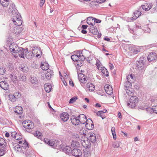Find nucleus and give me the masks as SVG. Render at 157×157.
Returning a JSON list of instances; mask_svg holds the SVG:
<instances>
[{
  "label": "nucleus",
  "instance_id": "obj_1",
  "mask_svg": "<svg viewBox=\"0 0 157 157\" xmlns=\"http://www.w3.org/2000/svg\"><path fill=\"white\" fill-rule=\"evenodd\" d=\"M18 143L19 144H15L13 145L15 151L17 153H22L26 157H34V155L32 154V150L25 140L19 141Z\"/></svg>",
  "mask_w": 157,
  "mask_h": 157
},
{
  "label": "nucleus",
  "instance_id": "obj_2",
  "mask_svg": "<svg viewBox=\"0 0 157 157\" xmlns=\"http://www.w3.org/2000/svg\"><path fill=\"white\" fill-rule=\"evenodd\" d=\"M86 119V117L84 114L79 115L78 117H76L75 115H72L71 118V120L72 124L76 125L79 124V123L84 124L85 121H82V119Z\"/></svg>",
  "mask_w": 157,
  "mask_h": 157
},
{
  "label": "nucleus",
  "instance_id": "obj_3",
  "mask_svg": "<svg viewBox=\"0 0 157 157\" xmlns=\"http://www.w3.org/2000/svg\"><path fill=\"white\" fill-rule=\"evenodd\" d=\"M23 127L25 128V130L28 132H30L31 130L34 128L33 123L29 120H25L22 123Z\"/></svg>",
  "mask_w": 157,
  "mask_h": 157
},
{
  "label": "nucleus",
  "instance_id": "obj_4",
  "mask_svg": "<svg viewBox=\"0 0 157 157\" xmlns=\"http://www.w3.org/2000/svg\"><path fill=\"white\" fill-rule=\"evenodd\" d=\"M138 98L136 96H132L129 99V101L128 102L127 105L132 108H134L139 102Z\"/></svg>",
  "mask_w": 157,
  "mask_h": 157
},
{
  "label": "nucleus",
  "instance_id": "obj_5",
  "mask_svg": "<svg viewBox=\"0 0 157 157\" xmlns=\"http://www.w3.org/2000/svg\"><path fill=\"white\" fill-rule=\"evenodd\" d=\"M14 16L12 21L15 25L18 26L21 25L22 24V20L21 15L18 13Z\"/></svg>",
  "mask_w": 157,
  "mask_h": 157
},
{
  "label": "nucleus",
  "instance_id": "obj_6",
  "mask_svg": "<svg viewBox=\"0 0 157 157\" xmlns=\"http://www.w3.org/2000/svg\"><path fill=\"white\" fill-rule=\"evenodd\" d=\"M8 11L10 14L13 16L18 14V11L16 8L14 4H10Z\"/></svg>",
  "mask_w": 157,
  "mask_h": 157
},
{
  "label": "nucleus",
  "instance_id": "obj_7",
  "mask_svg": "<svg viewBox=\"0 0 157 157\" xmlns=\"http://www.w3.org/2000/svg\"><path fill=\"white\" fill-rule=\"evenodd\" d=\"M85 121V123H86L85 126L86 129L89 130L93 129L94 127V124L92 120L90 118L88 120H84Z\"/></svg>",
  "mask_w": 157,
  "mask_h": 157
},
{
  "label": "nucleus",
  "instance_id": "obj_8",
  "mask_svg": "<svg viewBox=\"0 0 157 157\" xmlns=\"http://www.w3.org/2000/svg\"><path fill=\"white\" fill-rule=\"evenodd\" d=\"M19 95L21 96L20 93L18 92H16L13 94H10L8 96L10 100L12 102H15L17 98V96H19Z\"/></svg>",
  "mask_w": 157,
  "mask_h": 157
},
{
  "label": "nucleus",
  "instance_id": "obj_9",
  "mask_svg": "<svg viewBox=\"0 0 157 157\" xmlns=\"http://www.w3.org/2000/svg\"><path fill=\"white\" fill-rule=\"evenodd\" d=\"M60 147L61 149L67 154L69 155L71 154V150H72V148L69 146H65L64 145H60Z\"/></svg>",
  "mask_w": 157,
  "mask_h": 157
},
{
  "label": "nucleus",
  "instance_id": "obj_10",
  "mask_svg": "<svg viewBox=\"0 0 157 157\" xmlns=\"http://www.w3.org/2000/svg\"><path fill=\"white\" fill-rule=\"evenodd\" d=\"M143 59V58L140 57V59L137 63V67L140 70L144 69L145 67Z\"/></svg>",
  "mask_w": 157,
  "mask_h": 157
},
{
  "label": "nucleus",
  "instance_id": "obj_11",
  "mask_svg": "<svg viewBox=\"0 0 157 157\" xmlns=\"http://www.w3.org/2000/svg\"><path fill=\"white\" fill-rule=\"evenodd\" d=\"M71 154L76 157H79L82 155L81 151L80 149L77 148H74L72 150Z\"/></svg>",
  "mask_w": 157,
  "mask_h": 157
},
{
  "label": "nucleus",
  "instance_id": "obj_12",
  "mask_svg": "<svg viewBox=\"0 0 157 157\" xmlns=\"http://www.w3.org/2000/svg\"><path fill=\"white\" fill-rule=\"evenodd\" d=\"M157 58L156 54L155 53L151 52L150 53L147 57V59L149 61H151L155 60Z\"/></svg>",
  "mask_w": 157,
  "mask_h": 157
},
{
  "label": "nucleus",
  "instance_id": "obj_13",
  "mask_svg": "<svg viewBox=\"0 0 157 157\" xmlns=\"http://www.w3.org/2000/svg\"><path fill=\"white\" fill-rule=\"evenodd\" d=\"M69 117L68 114L66 112L62 113L60 116L61 119L64 122L67 121Z\"/></svg>",
  "mask_w": 157,
  "mask_h": 157
},
{
  "label": "nucleus",
  "instance_id": "obj_14",
  "mask_svg": "<svg viewBox=\"0 0 157 157\" xmlns=\"http://www.w3.org/2000/svg\"><path fill=\"white\" fill-rule=\"evenodd\" d=\"M0 87L3 89L6 90L8 89L9 85L6 82L2 81L0 82Z\"/></svg>",
  "mask_w": 157,
  "mask_h": 157
},
{
  "label": "nucleus",
  "instance_id": "obj_15",
  "mask_svg": "<svg viewBox=\"0 0 157 157\" xmlns=\"http://www.w3.org/2000/svg\"><path fill=\"white\" fill-rule=\"evenodd\" d=\"M25 57L28 59H30L33 57V55L34 54V52H33L28 51V49H25Z\"/></svg>",
  "mask_w": 157,
  "mask_h": 157
},
{
  "label": "nucleus",
  "instance_id": "obj_16",
  "mask_svg": "<svg viewBox=\"0 0 157 157\" xmlns=\"http://www.w3.org/2000/svg\"><path fill=\"white\" fill-rule=\"evenodd\" d=\"M33 51L34 52V53H35V50L36 51V54L37 53H40L38 54H37L36 56L37 57H41V55L42 54V51L41 49L40 48H38L37 47H33L32 49Z\"/></svg>",
  "mask_w": 157,
  "mask_h": 157
},
{
  "label": "nucleus",
  "instance_id": "obj_17",
  "mask_svg": "<svg viewBox=\"0 0 157 157\" xmlns=\"http://www.w3.org/2000/svg\"><path fill=\"white\" fill-rule=\"evenodd\" d=\"M89 29L90 32L93 34L96 35L99 34L97 28L95 27L94 25L90 26Z\"/></svg>",
  "mask_w": 157,
  "mask_h": 157
},
{
  "label": "nucleus",
  "instance_id": "obj_18",
  "mask_svg": "<svg viewBox=\"0 0 157 157\" xmlns=\"http://www.w3.org/2000/svg\"><path fill=\"white\" fill-rule=\"evenodd\" d=\"M141 14V12L139 11H136L134 13V16L130 18L132 20H135Z\"/></svg>",
  "mask_w": 157,
  "mask_h": 157
},
{
  "label": "nucleus",
  "instance_id": "obj_19",
  "mask_svg": "<svg viewBox=\"0 0 157 157\" xmlns=\"http://www.w3.org/2000/svg\"><path fill=\"white\" fill-rule=\"evenodd\" d=\"M87 23L89 25L91 26L94 25H95V21L94 18L92 17H89L87 19Z\"/></svg>",
  "mask_w": 157,
  "mask_h": 157
},
{
  "label": "nucleus",
  "instance_id": "obj_20",
  "mask_svg": "<svg viewBox=\"0 0 157 157\" xmlns=\"http://www.w3.org/2000/svg\"><path fill=\"white\" fill-rule=\"evenodd\" d=\"M25 49H24L22 48H20V49L19 51V52H18L19 56L20 57L24 58V56H25Z\"/></svg>",
  "mask_w": 157,
  "mask_h": 157
},
{
  "label": "nucleus",
  "instance_id": "obj_21",
  "mask_svg": "<svg viewBox=\"0 0 157 157\" xmlns=\"http://www.w3.org/2000/svg\"><path fill=\"white\" fill-rule=\"evenodd\" d=\"M82 144L85 148H90V143L88 140H84L82 142Z\"/></svg>",
  "mask_w": 157,
  "mask_h": 157
},
{
  "label": "nucleus",
  "instance_id": "obj_22",
  "mask_svg": "<svg viewBox=\"0 0 157 157\" xmlns=\"http://www.w3.org/2000/svg\"><path fill=\"white\" fill-rule=\"evenodd\" d=\"M142 9L146 11H148L150 10L152 7V6L151 3H146L144 5H142L141 6Z\"/></svg>",
  "mask_w": 157,
  "mask_h": 157
},
{
  "label": "nucleus",
  "instance_id": "obj_23",
  "mask_svg": "<svg viewBox=\"0 0 157 157\" xmlns=\"http://www.w3.org/2000/svg\"><path fill=\"white\" fill-rule=\"evenodd\" d=\"M88 148H85L84 150V157H90L91 153L90 150Z\"/></svg>",
  "mask_w": 157,
  "mask_h": 157
},
{
  "label": "nucleus",
  "instance_id": "obj_24",
  "mask_svg": "<svg viewBox=\"0 0 157 157\" xmlns=\"http://www.w3.org/2000/svg\"><path fill=\"white\" fill-rule=\"evenodd\" d=\"M87 88L90 91H93L95 89L94 86L92 83L88 82L86 84Z\"/></svg>",
  "mask_w": 157,
  "mask_h": 157
},
{
  "label": "nucleus",
  "instance_id": "obj_25",
  "mask_svg": "<svg viewBox=\"0 0 157 157\" xmlns=\"http://www.w3.org/2000/svg\"><path fill=\"white\" fill-rule=\"evenodd\" d=\"M96 140V136L94 133H92L90 134V137L89 138V140L92 143L94 142Z\"/></svg>",
  "mask_w": 157,
  "mask_h": 157
},
{
  "label": "nucleus",
  "instance_id": "obj_26",
  "mask_svg": "<svg viewBox=\"0 0 157 157\" xmlns=\"http://www.w3.org/2000/svg\"><path fill=\"white\" fill-rule=\"evenodd\" d=\"M19 68H20V70L24 73H27L29 70L27 66L24 64L21 65Z\"/></svg>",
  "mask_w": 157,
  "mask_h": 157
},
{
  "label": "nucleus",
  "instance_id": "obj_27",
  "mask_svg": "<svg viewBox=\"0 0 157 157\" xmlns=\"http://www.w3.org/2000/svg\"><path fill=\"white\" fill-rule=\"evenodd\" d=\"M1 5L3 7H7L9 4V1L8 0H0Z\"/></svg>",
  "mask_w": 157,
  "mask_h": 157
},
{
  "label": "nucleus",
  "instance_id": "obj_28",
  "mask_svg": "<svg viewBox=\"0 0 157 157\" xmlns=\"http://www.w3.org/2000/svg\"><path fill=\"white\" fill-rule=\"evenodd\" d=\"M146 110L147 113H150V114H152L154 113L157 114V112L155 111H156L155 108H153L148 107L146 109Z\"/></svg>",
  "mask_w": 157,
  "mask_h": 157
},
{
  "label": "nucleus",
  "instance_id": "obj_29",
  "mask_svg": "<svg viewBox=\"0 0 157 157\" xmlns=\"http://www.w3.org/2000/svg\"><path fill=\"white\" fill-rule=\"evenodd\" d=\"M44 87L45 90L47 92L49 93L51 91L52 86L50 84L47 83L45 84Z\"/></svg>",
  "mask_w": 157,
  "mask_h": 157
},
{
  "label": "nucleus",
  "instance_id": "obj_30",
  "mask_svg": "<svg viewBox=\"0 0 157 157\" xmlns=\"http://www.w3.org/2000/svg\"><path fill=\"white\" fill-rule=\"evenodd\" d=\"M101 70L103 74L106 77L109 76V72L107 69L105 67H101Z\"/></svg>",
  "mask_w": 157,
  "mask_h": 157
},
{
  "label": "nucleus",
  "instance_id": "obj_31",
  "mask_svg": "<svg viewBox=\"0 0 157 157\" xmlns=\"http://www.w3.org/2000/svg\"><path fill=\"white\" fill-rule=\"evenodd\" d=\"M18 134L16 133L15 132H13L11 133V136L13 138H14L16 140H20V139H21V138L19 137V138H18Z\"/></svg>",
  "mask_w": 157,
  "mask_h": 157
},
{
  "label": "nucleus",
  "instance_id": "obj_32",
  "mask_svg": "<svg viewBox=\"0 0 157 157\" xmlns=\"http://www.w3.org/2000/svg\"><path fill=\"white\" fill-rule=\"evenodd\" d=\"M124 89L126 90V92L127 94L129 96H132L133 93L132 92L133 90L131 89L130 88L125 89Z\"/></svg>",
  "mask_w": 157,
  "mask_h": 157
},
{
  "label": "nucleus",
  "instance_id": "obj_33",
  "mask_svg": "<svg viewBox=\"0 0 157 157\" xmlns=\"http://www.w3.org/2000/svg\"><path fill=\"white\" fill-rule=\"evenodd\" d=\"M30 82L33 84H36L38 83L37 78L35 77H30Z\"/></svg>",
  "mask_w": 157,
  "mask_h": 157
},
{
  "label": "nucleus",
  "instance_id": "obj_34",
  "mask_svg": "<svg viewBox=\"0 0 157 157\" xmlns=\"http://www.w3.org/2000/svg\"><path fill=\"white\" fill-rule=\"evenodd\" d=\"M127 81L131 82H133L134 81L133 77L132 75H129L127 76Z\"/></svg>",
  "mask_w": 157,
  "mask_h": 157
},
{
  "label": "nucleus",
  "instance_id": "obj_35",
  "mask_svg": "<svg viewBox=\"0 0 157 157\" xmlns=\"http://www.w3.org/2000/svg\"><path fill=\"white\" fill-rule=\"evenodd\" d=\"M18 45L15 44L14 43H12L9 46V49L10 51L12 52L13 51V50L15 48L17 47Z\"/></svg>",
  "mask_w": 157,
  "mask_h": 157
},
{
  "label": "nucleus",
  "instance_id": "obj_36",
  "mask_svg": "<svg viewBox=\"0 0 157 157\" xmlns=\"http://www.w3.org/2000/svg\"><path fill=\"white\" fill-rule=\"evenodd\" d=\"M79 54L78 55V57L79 59H81L82 61H84L86 59V56H84L83 53L82 52H80L78 54Z\"/></svg>",
  "mask_w": 157,
  "mask_h": 157
},
{
  "label": "nucleus",
  "instance_id": "obj_37",
  "mask_svg": "<svg viewBox=\"0 0 157 157\" xmlns=\"http://www.w3.org/2000/svg\"><path fill=\"white\" fill-rule=\"evenodd\" d=\"M71 58L72 60L74 61H77L79 59L78 55H73L71 56Z\"/></svg>",
  "mask_w": 157,
  "mask_h": 157
},
{
  "label": "nucleus",
  "instance_id": "obj_38",
  "mask_svg": "<svg viewBox=\"0 0 157 157\" xmlns=\"http://www.w3.org/2000/svg\"><path fill=\"white\" fill-rule=\"evenodd\" d=\"M34 136L39 139H41L42 137L41 133L39 131H36V132L34 133Z\"/></svg>",
  "mask_w": 157,
  "mask_h": 157
},
{
  "label": "nucleus",
  "instance_id": "obj_39",
  "mask_svg": "<svg viewBox=\"0 0 157 157\" xmlns=\"http://www.w3.org/2000/svg\"><path fill=\"white\" fill-rule=\"evenodd\" d=\"M50 143V144H49V145L53 147L54 148L56 147L57 145V141H54L52 140H51Z\"/></svg>",
  "mask_w": 157,
  "mask_h": 157
},
{
  "label": "nucleus",
  "instance_id": "obj_40",
  "mask_svg": "<svg viewBox=\"0 0 157 157\" xmlns=\"http://www.w3.org/2000/svg\"><path fill=\"white\" fill-rule=\"evenodd\" d=\"M111 132L113 135V139L114 140H116L117 138V137L115 132V128L114 127H112V128Z\"/></svg>",
  "mask_w": 157,
  "mask_h": 157
},
{
  "label": "nucleus",
  "instance_id": "obj_41",
  "mask_svg": "<svg viewBox=\"0 0 157 157\" xmlns=\"http://www.w3.org/2000/svg\"><path fill=\"white\" fill-rule=\"evenodd\" d=\"M124 86L125 89L130 88L132 86V82L127 81L125 82Z\"/></svg>",
  "mask_w": 157,
  "mask_h": 157
},
{
  "label": "nucleus",
  "instance_id": "obj_42",
  "mask_svg": "<svg viewBox=\"0 0 157 157\" xmlns=\"http://www.w3.org/2000/svg\"><path fill=\"white\" fill-rule=\"evenodd\" d=\"M78 99L77 97H74L71 98L69 101V103H73L76 101V100Z\"/></svg>",
  "mask_w": 157,
  "mask_h": 157
},
{
  "label": "nucleus",
  "instance_id": "obj_43",
  "mask_svg": "<svg viewBox=\"0 0 157 157\" xmlns=\"http://www.w3.org/2000/svg\"><path fill=\"white\" fill-rule=\"evenodd\" d=\"M21 30V29L20 28H14V32L16 34H19L20 33Z\"/></svg>",
  "mask_w": 157,
  "mask_h": 157
},
{
  "label": "nucleus",
  "instance_id": "obj_44",
  "mask_svg": "<svg viewBox=\"0 0 157 157\" xmlns=\"http://www.w3.org/2000/svg\"><path fill=\"white\" fill-rule=\"evenodd\" d=\"M77 64L78 67H81L83 64V61L81 59H78L77 61Z\"/></svg>",
  "mask_w": 157,
  "mask_h": 157
},
{
  "label": "nucleus",
  "instance_id": "obj_45",
  "mask_svg": "<svg viewBox=\"0 0 157 157\" xmlns=\"http://www.w3.org/2000/svg\"><path fill=\"white\" fill-rule=\"evenodd\" d=\"M6 71V70L4 67H2L0 68V74L1 75H4Z\"/></svg>",
  "mask_w": 157,
  "mask_h": 157
},
{
  "label": "nucleus",
  "instance_id": "obj_46",
  "mask_svg": "<svg viewBox=\"0 0 157 157\" xmlns=\"http://www.w3.org/2000/svg\"><path fill=\"white\" fill-rule=\"evenodd\" d=\"M52 75V74L51 73L48 72L45 74L46 78L48 79H50L51 78V76Z\"/></svg>",
  "mask_w": 157,
  "mask_h": 157
},
{
  "label": "nucleus",
  "instance_id": "obj_47",
  "mask_svg": "<svg viewBox=\"0 0 157 157\" xmlns=\"http://www.w3.org/2000/svg\"><path fill=\"white\" fill-rule=\"evenodd\" d=\"M44 66V65L43 64H42L41 66V68L43 70H47L48 69L49 67V65L47 64V66Z\"/></svg>",
  "mask_w": 157,
  "mask_h": 157
},
{
  "label": "nucleus",
  "instance_id": "obj_48",
  "mask_svg": "<svg viewBox=\"0 0 157 157\" xmlns=\"http://www.w3.org/2000/svg\"><path fill=\"white\" fill-rule=\"evenodd\" d=\"M119 146V142L118 141H116L113 144V146L115 148H118Z\"/></svg>",
  "mask_w": 157,
  "mask_h": 157
},
{
  "label": "nucleus",
  "instance_id": "obj_49",
  "mask_svg": "<svg viewBox=\"0 0 157 157\" xmlns=\"http://www.w3.org/2000/svg\"><path fill=\"white\" fill-rule=\"evenodd\" d=\"M78 145V143L77 142H76L75 143H73L71 145V147L72 149L74 148H76V144Z\"/></svg>",
  "mask_w": 157,
  "mask_h": 157
},
{
  "label": "nucleus",
  "instance_id": "obj_50",
  "mask_svg": "<svg viewBox=\"0 0 157 157\" xmlns=\"http://www.w3.org/2000/svg\"><path fill=\"white\" fill-rule=\"evenodd\" d=\"M18 108H19V112H18L17 111V110H16L15 111V112L16 113H17V114H21L22 113V108L21 107H18Z\"/></svg>",
  "mask_w": 157,
  "mask_h": 157
},
{
  "label": "nucleus",
  "instance_id": "obj_51",
  "mask_svg": "<svg viewBox=\"0 0 157 157\" xmlns=\"http://www.w3.org/2000/svg\"><path fill=\"white\" fill-rule=\"evenodd\" d=\"M87 78L85 76L82 79H80V82L82 83H85L87 81Z\"/></svg>",
  "mask_w": 157,
  "mask_h": 157
},
{
  "label": "nucleus",
  "instance_id": "obj_52",
  "mask_svg": "<svg viewBox=\"0 0 157 157\" xmlns=\"http://www.w3.org/2000/svg\"><path fill=\"white\" fill-rule=\"evenodd\" d=\"M85 75L82 73H79L78 74V79H79V80L80 81V79H82L83 77L85 76Z\"/></svg>",
  "mask_w": 157,
  "mask_h": 157
},
{
  "label": "nucleus",
  "instance_id": "obj_53",
  "mask_svg": "<svg viewBox=\"0 0 157 157\" xmlns=\"http://www.w3.org/2000/svg\"><path fill=\"white\" fill-rule=\"evenodd\" d=\"M20 49V48L18 46L17 47L15 48H14L13 51L12 52H13L14 53H17L18 52H19V51Z\"/></svg>",
  "mask_w": 157,
  "mask_h": 157
},
{
  "label": "nucleus",
  "instance_id": "obj_54",
  "mask_svg": "<svg viewBox=\"0 0 157 157\" xmlns=\"http://www.w3.org/2000/svg\"><path fill=\"white\" fill-rule=\"evenodd\" d=\"M105 90L106 93L108 94H111L113 93L112 90H110L108 89H105Z\"/></svg>",
  "mask_w": 157,
  "mask_h": 157
},
{
  "label": "nucleus",
  "instance_id": "obj_55",
  "mask_svg": "<svg viewBox=\"0 0 157 157\" xmlns=\"http://www.w3.org/2000/svg\"><path fill=\"white\" fill-rule=\"evenodd\" d=\"M6 153V151L1 149H0V156L4 155Z\"/></svg>",
  "mask_w": 157,
  "mask_h": 157
},
{
  "label": "nucleus",
  "instance_id": "obj_56",
  "mask_svg": "<svg viewBox=\"0 0 157 157\" xmlns=\"http://www.w3.org/2000/svg\"><path fill=\"white\" fill-rule=\"evenodd\" d=\"M97 114L98 116H100L103 119L105 117V115L102 113H100L99 115V111L98 112V113Z\"/></svg>",
  "mask_w": 157,
  "mask_h": 157
},
{
  "label": "nucleus",
  "instance_id": "obj_57",
  "mask_svg": "<svg viewBox=\"0 0 157 157\" xmlns=\"http://www.w3.org/2000/svg\"><path fill=\"white\" fill-rule=\"evenodd\" d=\"M26 76L24 75L22 76L20 78V80L23 81L24 82L26 81Z\"/></svg>",
  "mask_w": 157,
  "mask_h": 157
},
{
  "label": "nucleus",
  "instance_id": "obj_58",
  "mask_svg": "<svg viewBox=\"0 0 157 157\" xmlns=\"http://www.w3.org/2000/svg\"><path fill=\"white\" fill-rule=\"evenodd\" d=\"M107 110L106 109H103L101 111H99V115L100 113H102L103 114L104 113H106L107 112Z\"/></svg>",
  "mask_w": 157,
  "mask_h": 157
},
{
  "label": "nucleus",
  "instance_id": "obj_59",
  "mask_svg": "<svg viewBox=\"0 0 157 157\" xmlns=\"http://www.w3.org/2000/svg\"><path fill=\"white\" fill-rule=\"evenodd\" d=\"M101 63L100 62H97L96 63V65L97 66V67L98 69H99V68L101 66Z\"/></svg>",
  "mask_w": 157,
  "mask_h": 157
},
{
  "label": "nucleus",
  "instance_id": "obj_60",
  "mask_svg": "<svg viewBox=\"0 0 157 157\" xmlns=\"http://www.w3.org/2000/svg\"><path fill=\"white\" fill-rule=\"evenodd\" d=\"M4 140L2 138H0V146H2L3 145V142Z\"/></svg>",
  "mask_w": 157,
  "mask_h": 157
},
{
  "label": "nucleus",
  "instance_id": "obj_61",
  "mask_svg": "<svg viewBox=\"0 0 157 157\" xmlns=\"http://www.w3.org/2000/svg\"><path fill=\"white\" fill-rule=\"evenodd\" d=\"M94 21H95V23H99L101 21L100 20L97 19L96 18H94Z\"/></svg>",
  "mask_w": 157,
  "mask_h": 157
},
{
  "label": "nucleus",
  "instance_id": "obj_62",
  "mask_svg": "<svg viewBox=\"0 0 157 157\" xmlns=\"http://www.w3.org/2000/svg\"><path fill=\"white\" fill-rule=\"evenodd\" d=\"M133 52L134 54H136L138 52H140V50L137 49H135L133 51Z\"/></svg>",
  "mask_w": 157,
  "mask_h": 157
},
{
  "label": "nucleus",
  "instance_id": "obj_63",
  "mask_svg": "<svg viewBox=\"0 0 157 157\" xmlns=\"http://www.w3.org/2000/svg\"><path fill=\"white\" fill-rule=\"evenodd\" d=\"M88 26L87 25H82V28L83 29H86Z\"/></svg>",
  "mask_w": 157,
  "mask_h": 157
},
{
  "label": "nucleus",
  "instance_id": "obj_64",
  "mask_svg": "<svg viewBox=\"0 0 157 157\" xmlns=\"http://www.w3.org/2000/svg\"><path fill=\"white\" fill-rule=\"evenodd\" d=\"M69 84L70 86H74V83L72 80H70Z\"/></svg>",
  "mask_w": 157,
  "mask_h": 157
}]
</instances>
